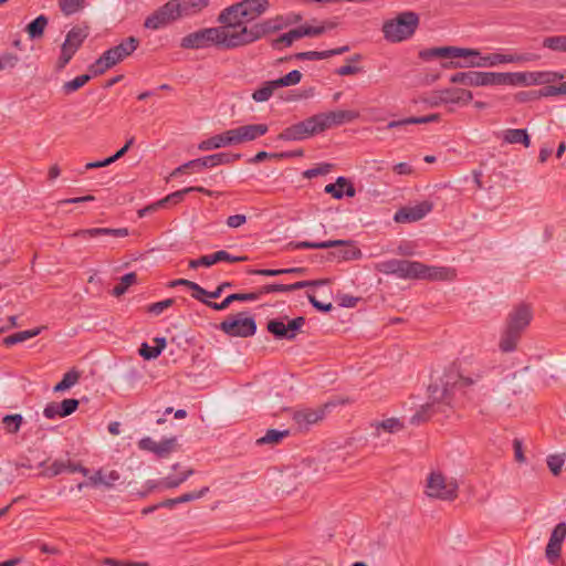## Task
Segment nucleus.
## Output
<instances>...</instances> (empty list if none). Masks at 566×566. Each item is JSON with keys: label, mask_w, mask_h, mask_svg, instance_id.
<instances>
[{"label": "nucleus", "mask_w": 566, "mask_h": 566, "mask_svg": "<svg viewBox=\"0 0 566 566\" xmlns=\"http://www.w3.org/2000/svg\"><path fill=\"white\" fill-rule=\"evenodd\" d=\"M481 377L480 374L475 375L474 378L465 376L459 367L452 365L440 379V385L429 386L431 402L421 406L420 410L410 418V423L420 424L437 412L446 413L447 408L451 409L455 406L457 394L473 385Z\"/></svg>", "instance_id": "1"}, {"label": "nucleus", "mask_w": 566, "mask_h": 566, "mask_svg": "<svg viewBox=\"0 0 566 566\" xmlns=\"http://www.w3.org/2000/svg\"><path fill=\"white\" fill-rule=\"evenodd\" d=\"M532 317L531 307L524 303L518 304L509 313L499 343L503 353H512L516 349L522 333L531 324Z\"/></svg>", "instance_id": "2"}, {"label": "nucleus", "mask_w": 566, "mask_h": 566, "mask_svg": "<svg viewBox=\"0 0 566 566\" xmlns=\"http://www.w3.org/2000/svg\"><path fill=\"white\" fill-rule=\"evenodd\" d=\"M234 30L229 29L228 25L217 28H206L196 32L189 33L181 39L180 46L182 49H205L211 45H217L223 49L238 48L232 39Z\"/></svg>", "instance_id": "3"}, {"label": "nucleus", "mask_w": 566, "mask_h": 566, "mask_svg": "<svg viewBox=\"0 0 566 566\" xmlns=\"http://www.w3.org/2000/svg\"><path fill=\"white\" fill-rule=\"evenodd\" d=\"M268 0H243L224 9L218 21L229 29L240 30L247 22L255 20L266 11Z\"/></svg>", "instance_id": "4"}, {"label": "nucleus", "mask_w": 566, "mask_h": 566, "mask_svg": "<svg viewBox=\"0 0 566 566\" xmlns=\"http://www.w3.org/2000/svg\"><path fill=\"white\" fill-rule=\"evenodd\" d=\"M418 25L419 15L413 11H403L384 23V38L391 43L402 42L413 35Z\"/></svg>", "instance_id": "5"}, {"label": "nucleus", "mask_w": 566, "mask_h": 566, "mask_svg": "<svg viewBox=\"0 0 566 566\" xmlns=\"http://www.w3.org/2000/svg\"><path fill=\"white\" fill-rule=\"evenodd\" d=\"M537 59L538 55L534 53H491L479 56L478 60H471L465 64V67H493L501 64L532 62ZM442 66L444 69L464 67V65L453 61L443 63Z\"/></svg>", "instance_id": "6"}, {"label": "nucleus", "mask_w": 566, "mask_h": 566, "mask_svg": "<svg viewBox=\"0 0 566 566\" xmlns=\"http://www.w3.org/2000/svg\"><path fill=\"white\" fill-rule=\"evenodd\" d=\"M376 270L384 274L396 275L403 280H418L423 276L426 264L418 261L390 259L378 262Z\"/></svg>", "instance_id": "7"}, {"label": "nucleus", "mask_w": 566, "mask_h": 566, "mask_svg": "<svg viewBox=\"0 0 566 566\" xmlns=\"http://www.w3.org/2000/svg\"><path fill=\"white\" fill-rule=\"evenodd\" d=\"M287 248L293 250L342 248L340 250L333 252L332 255L343 260H356L361 255L359 249L345 240H328L322 242L297 241L290 242Z\"/></svg>", "instance_id": "8"}, {"label": "nucleus", "mask_w": 566, "mask_h": 566, "mask_svg": "<svg viewBox=\"0 0 566 566\" xmlns=\"http://www.w3.org/2000/svg\"><path fill=\"white\" fill-rule=\"evenodd\" d=\"M241 158V154H230V153H218L209 156H205L201 158H197L193 160H189L184 165L177 167L172 172V177H177L180 174L185 172H200L205 168H212L220 165H226L233 163Z\"/></svg>", "instance_id": "9"}, {"label": "nucleus", "mask_w": 566, "mask_h": 566, "mask_svg": "<svg viewBox=\"0 0 566 566\" xmlns=\"http://www.w3.org/2000/svg\"><path fill=\"white\" fill-rule=\"evenodd\" d=\"M283 29V24H279L277 21L272 19L265 20L260 23H255L251 27L244 25L240 30H234L233 42L237 46L250 44L269 33L276 32Z\"/></svg>", "instance_id": "10"}, {"label": "nucleus", "mask_w": 566, "mask_h": 566, "mask_svg": "<svg viewBox=\"0 0 566 566\" xmlns=\"http://www.w3.org/2000/svg\"><path fill=\"white\" fill-rule=\"evenodd\" d=\"M244 313L229 316L219 325V329L231 337L247 338L256 332V323L253 317H244Z\"/></svg>", "instance_id": "11"}, {"label": "nucleus", "mask_w": 566, "mask_h": 566, "mask_svg": "<svg viewBox=\"0 0 566 566\" xmlns=\"http://www.w3.org/2000/svg\"><path fill=\"white\" fill-rule=\"evenodd\" d=\"M458 483L446 479L441 473H431L428 478L427 494L443 501H452L458 495Z\"/></svg>", "instance_id": "12"}, {"label": "nucleus", "mask_w": 566, "mask_h": 566, "mask_svg": "<svg viewBox=\"0 0 566 566\" xmlns=\"http://www.w3.org/2000/svg\"><path fill=\"white\" fill-rule=\"evenodd\" d=\"M318 133H322V127L316 114L285 128L279 135V138L283 140H302Z\"/></svg>", "instance_id": "13"}, {"label": "nucleus", "mask_w": 566, "mask_h": 566, "mask_svg": "<svg viewBox=\"0 0 566 566\" xmlns=\"http://www.w3.org/2000/svg\"><path fill=\"white\" fill-rule=\"evenodd\" d=\"M318 133H322V127L316 114L285 128L279 135V138L283 140H302Z\"/></svg>", "instance_id": "14"}, {"label": "nucleus", "mask_w": 566, "mask_h": 566, "mask_svg": "<svg viewBox=\"0 0 566 566\" xmlns=\"http://www.w3.org/2000/svg\"><path fill=\"white\" fill-rule=\"evenodd\" d=\"M304 324L305 318L303 316L290 319L287 321V323H284L283 318H275L270 319L268 322L266 329L276 339L293 340L296 337V335L302 331Z\"/></svg>", "instance_id": "15"}, {"label": "nucleus", "mask_w": 566, "mask_h": 566, "mask_svg": "<svg viewBox=\"0 0 566 566\" xmlns=\"http://www.w3.org/2000/svg\"><path fill=\"white\" fill-rule=\"evenodd\" d=\"M177 19L174 3L170 0L147 17L144 27L150 30H159Z\"/></svg>", "instance_id": "16"}, {"label": "nucleus", "mask_w": 566, "mask_h": 566, "mask_svg": "<svg viewBox=\"0 0 566 566\" xmlns=\"http://www.w3.org/2000/svg\"><path fill=\"white\" fill-rule=\"evenodd\" d=\"M268 130L269 127L265 124L242 125L231 129L232 142L234 145L252 142L265 135Z\"/></svg>", "instance_id": "17"}, {"label": "nucleus", "mask_w": 566, "mask_h": 566, "mask_svg": "<svg viewBox=\"0 0 566 566\" xmlns=\"http://www.w3.org/2000/svg\"><path fill=\"white\" fill-rule=\"evenodd\" d=\"M248 260L247 255H239L234 256L230 253H228L224 250H219L212 254L202 255L198 259L190 260L189 261V268L190 269H198L199 266H206L209 268L218 262H244Z\"/></svg>", "instance_id": "18"}, {"label": "nucleus", "mask_w": 566, "mask_h": 566, "mask_svg": "<svg viewBox=\"0 0 566 566\" xmlns=\"http://www.w3.org/2000/svg\"><path fill=\"white\" fill-rule=\"evenodd\" d=\"M322 132L332 128L333 126H339L345 123L353 122L358 117V113L354 111H332L327 113L317 114Z\"/></svg>", "instance_id": "19"}, {"label": "nucleus", "mask_w": 566, "mask_h": 566, "mask_svg": "<svg viewBox=\"0 0 566 566\" xmlns=\"http://www.w3.org/2000/svg\"><path fill=\"white\" fill-rule=\"evenodd\" d=\"M433 208L432 202L422 201L412 207H405L395 213L396 222H415L424 218Z\"/></svg>", "instance_id": "20"}, {"label": "nucleus", "mask_w": 566, "mask_h": 566, "mask_svg": "<svg viewBox=\"0 0 566 566\" xmlns=\"http://www.w3.org/2000/svg\"><path fill=\"white\" fill-rule=\"evenodd\" d=\"M566 538V523H558L551 533L548 544L545 549L546 558L551 564H554L562 552V544Z\"/></svg>", "instance_id": "21"}, {"label": "nucleus", "mask_w": 566, "mask_h": 566, "mask_svg": "<svg viewBox=\"0 0 566 566\" xmlns=\"http://www.w3.org/2000/svg\"><path fill=\"white\" fill-rule=\"evenodd\" d=\"M139 45V40L135 36H128L122 41L118 45L113 46L105 51V60H109L111 63L116 65L125 57L129 56Z\"/></svg>", "instance_id": "22"}, {"label": "nucleus", "mask_w": 566, "mask_h": 566, "mask_svg": "<svg viewBox=\"0 0 566 566\" xmlns=\"http://www.w3.org/2000/svg\"><path fill=\"white\" fill-rule=\"evenodd\" d=\"M178 19L201 11L208 6V0H171Z\"/></svg>", "instance_id": "23"}, {"label": "nucleus", "mask_w": 566, "mask_h": 566, "mask_svg": "<svg viewBox=\"0 0 566 566\" xmlns=\"http://www.w3.org/2000/svg\"><path fill=\"white\" fill-rule=\"evenodd\" d=\"M231 129H228L221 134L214 135L210 138L202 140L198 148L202 151H209L222 147L233 146Z\"/></svg>", "instance_id": "24"}, {"label": "nucleus", "mask_w": 566, "mask_h": 566, "mask_svg": "<svg viewBox=\"0 0 566 566\" xmlns=\"http://www.w3.org/2000/svg\"><path fill=\"white\" fill-rule=\"evenodd\" d=\"M129 234V231L127 228H118V229H111V228H91V229H83L78 230L73 233L74 237H99V235H107L112 238H125Z\"/></svg>", "instance_id": "25"}, {"label": "nucleus", "mask_w": 566, "mask_h": 566, "mask_svg": "<svg viewBox=\"0 0 566 566\" xmlns=\"http://www.w3.org/2000/svg\"><path fill=\"white\" fill-rule=\"evenodd\" d=\"M324 191L335 199H342L344 195L347 197L355 196L354 186L345 177H338L336 182L326 185Z\"/></svg>", "instance_id": "26"}, {"label": "nucleus", "mask_w": 566, "mask_h": 566, "mask_svg": "<svg viewBox=\"0 0 566 566\" xmlns=\"http://www.w3.org/2000/svg\"><path fill=\"white\" fill-rule=\"evenodd\" d=\"M442 91V101L446 104H468L472 101L473 94L469 90L450 87Z\"/></svg>", "instance_id": "27"}, {"label": "nucleus", "mask_w": 566, "mask_h": 566, "mask_svg": "<svg viewBox=\"0 0 566 566\" xmlns=\"http://www.w3.org/2000/svg\"><path fill=\"white\" fill-rule=\"evenodd\" d=\"M525 77H526V86H530V85L549 84L557 80H562L564 77V75L560 73H557V72L541 71V72H525Z\"/></svg>", "instance_id": "28"}, {"label": "nucleus", "mask_w": 566, "mask_h": 566, "mask_svg": "<svg viewBox=\"0 0 566 566\" xmlns=\"http://www.w3.org/2000/svg\"><path fill=\"white\" fill-rule=\"evenodd\" d=\"M237 301H258V295L252 293H233L228 295L221 303L206 302V305L214 311H224L232 302L237 303Z\"/></svg>", "instance_id": "29"}, {"label": "nucleus", "mask_w": 566, "mask_h": 566, "mask_svg": "<svg viewBox=\"0 0 566 566\" xmlns=\"http://www.w3.org/2000/svg\"><path fill=\"white\" fill-rule=\"evenodd\" d=\"M324 415L325 411L323 408L306 409L297 411L294 416V419L300 427H308L322 420L324 418Z\"/></svg>", "instance_id": "30"}, {"label": "nucleus", "mask_w": 566, "mask_h": 566, "mask_svg": "<svg viewBox=\"0 0 566 566\" xmlns=\"http://www.w3.org/2000/svg\"><path fill=\"white\" fill-rule=\"evenodd\" d=\"M88 36V31L86 28L82 27H73L66 34L64 45L69 46V49L74 50L75 52L81 48L82 43Z\"/></svg>", "instance_id": "31"}, {"label": "nucleus", "mask_w": 566, "mask_h": 566, "mask_svg": "<svg viewBox=\"0 0 566 566\" xmlns=\"http://www.w3.org/2000/svg\"><path fill=\"white\" fill-rule=\"evenodd\" d=\"M193 191H198V192H203V193L210 195V191L206 190L202 187H188V188H184L181 190L175 191V192L166 196L164 199L157 201L156 206L164 207V206H167V205H177V203L181 202L185 199L186 195H188L190 192H193Z\"/></svg>", "instance_id": "32"}, {"label": "nucleus", "mask_w": 566, "mask_h": 566, "mask_svg": "<svg viewBox=\"0 0 566 566\" xmlns=\"http://www.w3.org/2000/svg\"><path fill=\"white\" fill-rule=\"evenodd\" d=\"M480 72L479 71H465L452 74L449 81L453 84H461L464 86H480Z\"/></svg>", "instance_id": "33"}, {"label": "nucleus", "mask_w": 566, "mask_h": 566, "mask_svg": "<svg viewBox=\"0 0 566 566\" xmlns=\"http://www.w3.org/2000/svg\"><path fill=\"white\" fill-rule=\"evenodd\" d=\"M49 23L45 15L41 14L31 21L27 27L25 31L31 40H36L43 36L44 30Z\"/></svg>", "instance_id": "34"}, {"label": "nucleus", "mask_w": 566, "mask_h": 566, "mask_svg": "<svg viewBox=\"0 0 566 566\" xmlns=\"http://www.w3.org/2000/svg\"><path fill=\"white\" fill-rule=\"evenodd\" d=\"M503 138L509 144H522L525 147H530L531 145V139L526 129H506Z\"/></svg>", "instance_id": "35"}, {"label": "nucleus", "mask_w": 566, "mask_h": 566, "mask_svg": "<svg viewBox=\"0 0 566 566\" xmlns=\"http://www.w3.org/2000/svg\"><path fill=\"white\" fill-rule=\"evenodd\" d=\"M290 436V430H277V429H269L265 434L256 440V444H277L284 438Z\"/></svg>", "instance_id": "36"}, {"label": "nucleus", "mask_w": 566, "mask_h": 566, "mask_svg": "<svg viewBox=\"0 0 566 566\" xmlns=\"http://www.w3.org/2000/svg\"><path fill=\"white\" fill-rule=\"evenodd\" d=\"M277 88L280 87L275 84V80L264 82L260 88L253 92L252 98L258 103L266 102Z\"/></svg>", "instance_id": "37"}, {"label": "nucleus", "mask_w": 566, "mask_h": 566, "mask_svg": "<svg viewBox=\"0 0 566 566\" xmlns=\"http://www.w3.org/2000/svg\"><path fill=\"white\" fill-rule=\"evenodd\" d=\"M40 332H41V328L21 331V332H18V333H14L12 335L4 337L3 344L6 346H13L15 344L23 343L32 337L38 336L40 334Z\"/></svg>", "instance_id": "38"}, {"label": "nucleus", "mask_w": 566, "mask_h": 566, "mask_svg": "<svg viewBox=\"0 0 566 566\" xmlns=\"http://www.w3.org/2000/svg\"><path fill=\"white\" fill-rule=\"evenodd\" d=\"M80 379V374L76 370H70L64 374L62 380L57 382L53 390L54 392H61L70 389L72 386H74Z\"/></svg>", "instance_id": "39"}, {"label": "nucleus", "mask_w": 566, "mask_h": 566, "mask_svg": "<svg viewBox=\"0 0 566 566\" xmlns=\"http://www.w3.org/2000/svg\"><path fill=\"white\" fill-rule=\"evenodd\" d=\"M137 281V275L136 273L134 272H130V273H126L125 275H123L120 277V281L117 285L114 286L113 289V295L115 296H122L123 294L126 293V291L128 290V287L133 284H135Z\"/></svg>", "instance_id": "40"}, {"label": "nucleus", "mask_w": 566, "mask_h": 566, "mask_svg": "<svg viewBox=\"0 0 566 566\" xmlns=\"http://www.w3.org/2000/svg\"><path fill=\"white\" fill-rule=\"evenodd\" d=\"M92 78L91 74H83L80 76H76L75 78L67 81L63 84L62 91L64 94H71L81 87H83Z\"/></svg>", "instance_id": "41"}, {"label": "nucleus", "mask_w": 566, "mask_h": 566, "mask_svg": "<svg viewBox=\"0 0 566 566\" xmlns=\"http://www.w3.org/2000/svg\"><path fill=\"white\" fill-rule=\"evenodd\" d=\"M290 59H295V60H300V61H318V60L327 59V53H326V51L298 52V53H295L294 55H291ZM286 60H289V57L280 59L279 62H283Z\"/></svg>", "instance_id": "42"}, {"label": "nucleus", "mask_w": 566, "mask_h": 566, "mask_svg": "<svg viewBox=\"0 0 566 566\" xmlns=\"http://www.w3.org/2000/svg\"><path fill=\"white\" fill-rule=\"evenodd\" d=\"M543 46L556 52H566V35L547 36L543 40Z\"/></svg>", "instance_id": "43"}, {"label": "nucleus", "mask_w": 566, "mask_h": 566, "mask_svg": "<svg viewBox=\"0 0 566 566\" xmlns=\"http://www.w3.org/2000/svg\"><path fill=\"white\" fill-rule=\"evenodd\" d=\"M23 422V417L19 413L7 415L2 418L4 430L8 433H17Z\"/></svg>", "instance_id": "44"}, {"label": "nucleus", "mask_w": 566, "mask_h": 566, "mask_svg": "<svg viewBox=\"0 0 566 566\" xmlns=\"http://www.w3.org/2000/svg\"><path fill=\"white\" fill-rule=\"evenodd\" d=\"M503 85L526 86L525 72H503Z\"/></svg>", "instance_id": "45"}, {"label": "nucleus", "mask_w": 566, "mask_h": 566, "mask_svg": "<svg viewBox=\"0 0 566 566\" xmlns=\"http://www.w3.org/2000/svg\"><path fill=\"white\" fill-rule=\"evenodd\" d=\"M503 72H480V86L503 85Z\"/></svg>", "instance_id": "46"}, {"label": "nucleus", "mask_w": 566, "mask_h": 566, "mask_svg": "<svg viewBox=\"0 0 566 566\" xmlns=\"http://www.w3.org/2000/svg\"><path fill=\"white\" fill-rule=\"evenodd\" d=\"M113 67L109 60H105V52L88 66L92 77L103 74L106 70Z\"/></svg>", "instance_id": "47"}, {"label": "nucleus", "mask_w": 566, "mask_h": 566, "mask_svg": "<svg viewBox=\"0 0 566 566\" xmlns=\"http://www.w3.org/2000/svg\"><path fill=\"white\" fill-rule=\"evenodd\" d=\"M422 272H423V276H420V279L444 280V279H448L450 270L447 268H437V266L426 265V270Z\"/></svg>", "instance_id": "48"}, {"label": "nucleus", "mask_w": 566, "mask_h": 566, "mask_svg": "<svg viewBox=\"0 0 566 566\" xmlns=\"http://www.w3.org/2000/svg\"><path fill=\"white\" fill-rule=\"evenodd\" d=\"M302 80V73L298 70H293L286 75L275 80V84L281 87L296 85Z\"/></svg>", "instance_id": "49"}, {"label": "nucleus", "mask_w": 566, "mask_h": 566, "mask_svg": "<svg viewBox=\"0 0 566 566\" xmlns=\"http://www.w3.org/2000/svg\"><path fill=\"white\" fill-rule=\"evenodd\" d=\"M63 472H67V460H55L41 474L45 478H53Z\"/></svg>", "instance_id": "50"}, {"label": "nucleus", "mask_w": 566, "mask_h": 566, "mask_svg": "<svg viewBox=\"0 0 566 566\" xmlns=\"http://www.w3.org/2000/svg\"><path fill=\"white\" fill-rule=\"evenodd\" d=\"M176 438L165 439L156 443L155 454L159 458L167 457L175 448Z\"/></svg>", "instance_id": "51"}, {"label": "nucleus", "mask_w": 566, "mask_h": 566, "mask_svg": "<svg viewBox=\"0 0 566 566\" xmlns=\"http://www.w3.org/2000/svg\"><path fill=\"white\" fill-rule=\"evenodd\" d=\"M332 168H333L332 164H327V163L319 164L316 167L305 170L303 172V177L306 179H312L317 176L327 175L328 172H331Z\"/></svg>", "instance_id": "52"}, {"label": "nucleus", "mask_w": 566, "mask_h": 566, "mask_svg": "<svg viewBox=\"0 0 566 566\" xmlns=\"http://www.w3.org/2000/svg\"><path fill=\"white\" fill-rule=\"evenodd\" d=\"M565 463L564 455L553 454L547 458V465L551 472L556 476L560 473L563 465Z\"/></svg>", "instance_id": "53"}, {"label": "nucleus", "mask_w": 566, "mask_h": 566, "mask_svg": "<svg viewBox=\"0 0 566 566\" xmlns=\"http://www.w3.org/2000/svg\"><path fill=\"white\" fill-rule=\"evenodd\" d=\"M566 94V82L562 83L559 86L546 85L539 90L538 96L548 97L556 95Z\"/></svg>", "instance_id": "54"}, {"label": "nucleus", "mask_w": 566, "mask_h": 566, "mask_svg": "<svg viewBox=\"0 0 566 566\" xmlns=\"http://www.w3.org/2000/svg\"><path fill=\"white\" fill-rule=\"evenodd\" d=\"M78 400L74 398L64 399L59 403L61 409V417H66L72 415L78 408Z\"/></svg>", "instance_id": "55"}, {"label": "nucleus", "mask_w": 566, "mask_h": 566, "mask_svg": "<svg viewBox=\"0 0 566 566\" xmlns=\"http://www.w3.org/2000/svg\"><path fill=\"white\" fill-rule=\"evenodd\" d=\"M82 1L83 0H60V9L64 14L71 15L78 11Z\"/></svg>", "instance_id": "56"}, {"label": "nucleus", "mask_w": 566, "mask_h": 566, "mask_svg": "<svg viewBox=\"0 0 566 566\" xmlns=\"http://www.w3.org/2000/svg\"><path fill=\"white\" fill-rule=\"evenodd\" d=\"M18 62L19 57L15 54L3 53L0 55V71L12 70Z\"/></svg>", "instance_id": "57"}, {"label": "nucleus", "mask_w": 566, "mask_h": 566, "mask_svg": "<svg viewBox=\"0 0 566 566\" xmlns=\"http://www.w3.org/2000/svg\"><path fill=\"white\" fill-rule=\"evenodd\" d=\"M208 492H209V488L205 486V488H202L199 491H193V492L185 493V494H182V495L177 497L178 499V503L181 504V503H187V502H191V501L201 499Z\"/></svg>", "instance_id": "58"}, {"label": "nucleus", "mask_w": 566, "mask_h": 566, "mask_svg": "<svg viewBox=\"0 0 566 566\" xmlns=\"http://www.w3.org/2000/svg\"><path fill=\"white\" fill-rule=\"evenodd\" d=\"M76 52L74 50H71V49H69V46L62 44L61 54L57 60V69L59 70L64 69L69 64V62L71 61V59L73 57V55Z\"/></svg>", "instance_id": "59"}, {"label": "nucleus", "mask_w": 566, "mask_h": 566, "mask_svg": "<svg viewBox=\"0 0 566 566\" xmlns=\"http://www.w3.org/2000/svg\"><path fill=\"white\" fill-rule=\"evenodd\" d=\"M326 280H319V281H298L293 284H285V292H293L296 290L304 289L306 286H317L325 284Z\"/></svg>", "instance_id": "60"}, {"label": "nucleus", "mask_w": 566, "mask_h": 566, "mask_svg": "<svg viewBox=\"0 0 566 566\" xmlns=\"http://www.w3.org/2000/svg\"><path fill=\"white\" fill-rule=\"evenodd\" d=\"M381 428L390 433L397 432L402 428L400 421L396 418L386 419L377 424V430Z\"/></svg>", "instance_id": "61"}, {"label": "nucleus", "mask_w": 566, "mask_h": 566, "mask_svg": "<svg viewBox=\"0 0 566 566\" xmlns=\"http://www.w3.org/2000/svg\"><path fill=\"white\" fill-rule=\"evenodd\" d=\"M138 353L146 360L156 359L159 356V349H155L154 346H149L147 343L140 345Z\"/></svg>", "instance_id": "62"}, {"label": "nucleus", "mask_w": 566, "mask_h": 566, "mask_svg": "<svg viewBox=\"0 0 566 566\" xmlns=\"http://www.w3.org/2000/svg\"><path fill=\"white\" fill-rule=\"evenodd\" d=\"M174 304V300L172 298H166L164 301H160V302H156L154 304H151L148 308V311L155 315H159L161 314L165 310H167L168 307H170L171 305Z\"/></svg>", "instance_id": "63"}, {"label": "nucleus", "mask_w": 566, "mask_h": 566, "mask_svg": "<svg viewBox=\"0 0 566 566\" xmlns=\"http://www.w3.org/2000/svg\"><path fill=\"white\" fill-rule=\"evenodd\" d=\"M102 564L107 566H148L145 562H123L115 558H104Z\"/></svg>", "instance_id": "64"}]
</instances>
